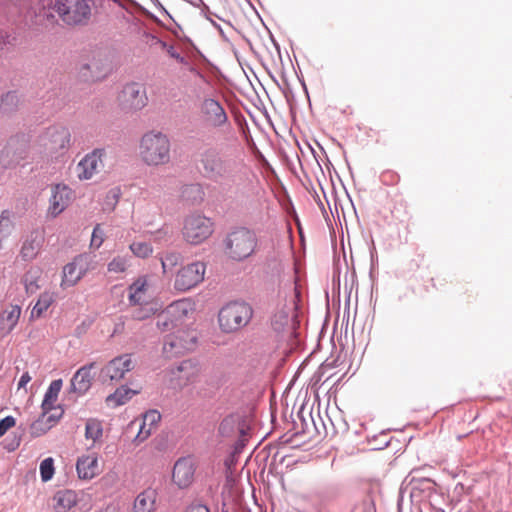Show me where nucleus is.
Listing matches in <instances>:
<instances>
[{
    "instance_id": "obj_11",
    "label": "nucleus",
    "mask_w": 512,
    "mask_h": 512,
    "mask_svg": "<svg viewBox=\"0 0 512 512\" xmlns=\"http://www.w3.org/2000/svg\"><path fill=\"white\" fill-rule=\"evenodd\" d=\"M206 273V264L201 261H195L181 267L175 276L174 288L177 291L186 292L204 280Z\"/></svg>"
},
{
    "instance_id": "obj_33",
    "label": "nucleus",
    "mask_w": 512,
    "mask_h": 512,
    "mask_svg": "<svg viewBox=\"0 0 512 512\" xmlns=\"http://www.w3.org/2000/svg\"><path fill=\"white\" fill-rule=\"evenodd\" d=\"M134 394H136V391L126 387H120L113 394L107 397V403L114 406L123 405Z\"/></svg>"
},
{
    "instance_id": "obj_28",
    "label": "nucleus",
    "mask_w": 512,
    "mask_h": 512,
    "mask_svg": "<svg viewBox=\"0 0 512 512\" xmlns=\"http://www.w3.org/2000/svg\"><path fill=\"white\" fill-rule=\"evenodd\" d=\"M62 388V380L57 379L50 383L42 401V411L50 412L55 409L58 395Z\"/></svg>"
},
{
    "instance_id": "obj_23",
    "label": "nucleus",
    "mask_w": 512,
    "mask_h": 512,
    "mask_svg": "<svg viewBox=\"0 0 512 512\" xmlns=\"http://www.w3.org/2000/svg\"><path fill=\"white\" fill-rule=\"evenodd\" d=\"M21 315V308L18 305H9L0 313V335H9L16 327Z\"/></svg>"
},
{
    "instance_id": "obj_47",
    "label": "nucleus",
    "mask_w": 512,
    "mask_h": 512,
    "mask_svg": "<svg viewBox=\"0 0 512 512\" xmlns=\"http://www.w3.org/2000/svg\"><path fill=\"white\" fill-rule=\"evenodd\" d=\"M168 54L176 59L177 61H179L180 63H184L185 62V58L183 56H181L178 52H176V50L174 49V47L170 46L167 50Z\"/></svg>"
},
{
    "instance_id": "obj_38",
    "label": "nucleus",
    "mask_w": 512,
    "mask_h": 512,
    "mask_svg": "<svg viewBox=\"0 0 512 512\" xmlns=\"http://www.w3.org/2000/svg\"><path fill=\"white\" fill-rule=\"evenodd\" d=\"M132 253L140 258H147L153 252L152 246L147 242H133L130 244Z\"/></svg>"
},
{
    "instance_id": "obj_44",
    "label": "nucleus",
    "mask_w": 512,
    "mask_h": 512,
    "mask_svg": "<svg viewBox=\"0 0 512 512\" xmlns=\"http://www.w3.org/2000/svg\"><path fill=\"white\" fill-rule=\"evenodd\" d=\"M14 425L15 419L12 416H7L0 420V437L3 436Z\"/></svg>"
},
{
    "instance_id": "obj_29",
    "label": "nucleus",
    "mask_w": 512,
    "mask_h": 512,
    "mask_svg": "<svg viewBox=\"0 0 512 512\" xmlns=\"http://www.w3.org/2000/svg\"><path fill=\"white\" fill-rule=\"evenodd\" d=\"M55 295L52 292L45 291L40 294L36 304L31 310V318H40L48 308L54 303Z\"/></svg>"
},
{
    "instance_id": "obj_4",
    "label": "nucleus",
    "mask_w": 512,
    "mask_h": 512,
    "mask_svg": "<svg viewBox=\"0 0 512 512\" xmlns=\"http://www.w3.org/2000/svg\"><path fill=\"white\" fill-rule=\"evenodd\" d=\"M148 289L146 277L138 278L128 288V300L131 305L136 306L133 317L137 320L147 319L160 309L159 304L152 300Z\"/></svg>"
},
{
    "instance_id": "obj_35",
    "label": "nucleus",
    "mask_w": 512,
    "mask_h": 512,
    "mask_svg": "<svg viewBox=\"0 0 512 512\" xmlns=\"http://www.w3.org/2000/svg\"><path fill=\"white\" fill-rule=\"evenodd\" d=\"M160 261L163 274H167L180 263L181 255L176 252H170L161 257Z\"/></svg>"
},
{
    "instance_id": "obj_6",
    "label": "nucleus",
    "mask_w": 512,
    "mask_h": 512,
    "mask_svg": "<svg viewBox=\"0 0 512 512\" xmlns=\"http://www.w3.org/2000/svg\"><path fill=\"white\" fill-rule=\"evenodd\" d=\"M197 112L199 120L206 128L220 130L230 126L224 106L214 97L202 98L197 105Z\"/></svg>"
},
{
    "instance_id": "obj_18",
    "label": "nucleus",
    "mask_w": 512,
    "mask_h": 512,
    "mask_svg": "<svg viewBox=\"0 0 512 512\" xmlns=\"http://www.w3.org/2000/svg\"><path fill=\"white\" fill-rule=\"evenodd\" d=\"M105 154L103 149H95L87 154L77 165L79 179L88 180L97 174L103 167L102 158Z\"/></svg>"
},
{
    "instance_id": "obj_32",
    "label": "nucleus",
    "mask_w": 512,
    "mask_h": 512,
    "mask_svg": "<svg viewBox=\"0 0 512 512\" xmlns=\"http://www.w3.org/2000/svg\"><path fill=\"white\" fill-rule=\"evenodd\" d=\"M103 427L101 421L90 418L86 421L85 425V438L91 440L92 443H96L102 438Z\"/></svg>"
},
{
    "instance_id": "obj_8",
    "label": "nucleus",
    "mask_w": 512,
    "mask_h": 512,
    "mask_svg": "<svg viewBox=\"0 0 512 512\" xmlns=\"http://www.w3.org/2000/svg\"><path fill=\"white\" fill-rule=\"evenodd\" d=\"M71 133L68 128L55 126L47 129L42 138L45 154L52 159L66 155L71 147Z\"/></svg>"
},
{
    "instance_id": "obj_42",
    "label": "nucleus",
    "mask_w": 512,
    "mask_h": 512,
    "mask_svg": "<svg viewBox=\"0 0 512 512\" xmlns=\"http://www.w3.org/2000/svg\"><path fill=\"white\" fill-rule=\"evenodd\" d=\"M18 140L12 139L8 142V144L4 147V149L0 153V161L5 164L9 165L11 162L6 161L5 157H8L11 152H15L17 150Z\"/></svg>"
},
{
    "instance_id": "obj_40",
    "label": "nucleus",
    "mask_w": 512,
    "mask_h": 512,
    "mask_svg": "<svg viewBox=\"0 0 512 512\" xmlns=\"http://www.w3.org/2000/svg\"><path fill=\"white\" fill-rule=\"evenodd\" d=\"M128 266L129 264L126 257L117 256L108 263V271L111 273H124Z\"/></svg>"
},
{
    "instance_id": "obj_13",
    "label": "nucleus",
    "mask_w": 512,
    "mask_h": 512,
    "mask_svg": "<svg viewBox=\"0 0 512 512\" xmlns=\"http://www.w3.org/2000/svg\"><path fill=\"white\" fill-rule=\"evenodd\" d=\"M196 343V332L190 329H182L167 336L163 351L167 356H175L193 350Z\"/></svg>"
},
{
    "instance_id": "obj_46",
    "label": "nucleus",
    "mask_w": 512,
    "mask_h": 512,
    "mask_svg": "<svg viewBox=\"0 0 512 512\" xmlns=\"http://www.w3.org/2000/svg\"><path fill=\"white\" fill-rule=\"evenodd\" d=\"M185 512H210L207 506L199 503L191 504Z\"/></svg>"
},
{
    "instance_id": "obj_43",
    "label": "nucleus",
    "mask_w": 512,
    "mask_h": 512,
    "mask_svg": "<svg viewBox=\"0 0 512 512\" xmlns=\"http://www.w3.org/2000/svg\"><path fill=\"white\" fill-rule=\"evenodd\" d=\"M104 242V231L100 225H97L92 233L91 246L99 248Z\"/></svg>"
},
{
    "instance_id": "obj_25",
    "label": "nucleus",
    "mask_w": 512,
    "mask_h": 512,
    "mask_svg": "<svg viewBox=\"0 0 512 512\" xmlns=\"http://www.w3.org/2000/svg\"><path fill=\"white\" fill-rule=\"evenodd\" d=\"M157 493L153 489H146L139 493L133 503L132 512H155Z\"/></svg>"
},
{
    "instance_id": "obj_14",
    "label": "nucleus",
    "mask_w": 512,
    "mask_h": 512,
    "mask_svg": "<svg viewBox=\"0 0 512 512\" xmlns=\"http://www.w3.org/2000/svg\"><path fill=\"white\" fill-rule=\"evenodd\" d=\"M92 259L87 254H81L74 258L63 268L61 287L66 289L76 285L81 278L90 270Z\"/></svg>"
},
{
    "instance_id": "obj_17",
    "label": "nucleus",
    "mask_w": 512,
    "mask_h": 512,
    "mask_svg": "<svg viewBox=\"0 0 512 512\" xmlns=\"http://www.w3.org/2000/svg\"><path fill=\"white\" fill-rule=\"evenodd\" d=\"M135 361L131 354H123L109 361L101 370L103 377L111 381L123 379L126 373L133 370Z\"/></svg>"
},
{
    "instance_id": "obj_49",
    "label": "nucleus",
    "mask_w": 512,
    "mask_h": 512,
    "mask_svg": "<svg viewBox=\"0 0 512 512\" xmlns=\"http://www.w3.org/2000/svg\"><path fill=\"white\" fill-rule=\"evenodd\" d=\"M197 75H198L201 79L205 80L204 76H203L201 73L197 72Z\"/></svg>"
},
{
    "instance_id": "obj_10",
    "label": "nucleus",
    "mask_w": 512,
    "mask_h": 512,
    "mask_svg": "<svg viewBox=\"0 0 512 512\" xmlns=\"http://www.w3.org/2000/svg\"><path fill=\"white\" fill-rule=\"evenodd\" d=\"M148 103L146 88L137 82L127 83L117 96L118 107L125 113H134Z\"/></svg>"
},
{
    "instance_id": "obj_9",
    "label": "nucleus",
    "mask_w": 512,
    "mask_h": 512,
    "mask_svg": "<svg viewBox=\"0 0 512 512\" xmlns=\"http://www.w3.org/2000/svg\"><path fill=\"white\" fill-rule=\"evenodd\" d=\"M54 8L60 18L69 25L82 24L91 15L88 0H56Z\"/></svg>"
},
{
    "instance_id": "obj_41",
    "label": "nucleus",
    "mask_w": 512,
    "mask_h": 512,
    "mask_svg": "<svg viewBox=\"0 0 512 512\" xmlns=\"http://www.w3.org/2000/svg\"><path fill=\"white\" fill-rule=\"evenodd\" d=\"M381 182L387 186H395L400 182V175L392 170H386L381 174Z\"/></svg>"
},
{
    "instance_id": "obj_27",
    "label": "nucleus",
    "mask_w": 512,
    "mask_h": 512,
    "mask_svg": "<svg viewBox=\"0 0 512 512\" xmlns=\"http://www.w3.org/2000/svg\"><path fill=\"white\" fill-rule=\"evenodd\" d=\"M52 501L55 512H68L77 504V495L72 490H61L53 496Z\"/></svg>"
},
{
    "instance_id": "obj_31",
    "label": "nucleus",
    "mask_w": 512,
    "mask_h": 512,
    "mask_svg": "<svg viewBox=\"0 0 512 512\" xmlns=\"http://www.w3.org/2000/svg\"><path fill=\"white\" fill-rule=\"evenodd\" d=\"M13 213L4 210L0 214V250L2 249V240L7 239L14 230Z\"/></svg>"
},
{
    "instance_id": "obj_16",
    "label": "nucleus",
    "mask_w": 512,
    "mask_h": 512,
    "mask_svg": "<svg viewBox=\"0 0 512 512\" xmlns=\"http://www.w3.org/2000/svg\"><path fill=\"white\" fill-rule=\"evenodd\" d=\"M197 464L192 457H183L173 467L172 480L179 488H188L195 478Z\"/></svg>"
},
{
    "instance_id": "obj_2",
    "label": "nucleus",
    "mask_w": 512,
    "mask_h": 512,
    "mask_svg": "<svg viewBox=\"0 0 512 512\" xmlns=\"http://www.w3.org/2000/svg\"><path fill=\"white\" fill-rule=\"evenodd\" d=\"M253 317V308L243 301H233L224 305L218 313V322L225 333L239 331L247 326Z\"/></svg>"
},
{
    "instance_id": "obj_30",
    "label": "nucleus",
    "mask_w": 512,
    "mask_h": 512,
    "mask_svg": "<svg viewBox=\"0 0 512 512\" xmlns=\"http://www.w3.org/2000/svg\"><path fill=\"white\" fill-rule=\"evenodd\" d=\"M289 307L284 304L271 317V326L276 332H281L289 323Z\"/></svg>"
},
{
    "instance_id": "obj_12",
    "label": "nucleus",
    "mask_w": 512,
    "mask_h": 512,
    "mask_svg": "<svg viewBox=\"0 0 512 512\" xmlns=\"http://www.w3.org/2000/svg\"><path fill=\"white\" fill-rule=\"evenodd\" d=\"M201 367L198 362L187 359L183 360L168 372L169 382L174 388L182 389L198 381Z\"/></svg>"
},
{
    "instance_id": "obj_37",
    "label": "nucleus",
    "mask_w": 512,
    "mask_h": 512,
    "mask_svg": "<svg viewBox=\"0 0 512 512\" xmlns=\"http://www.w3.org/2000/svg\"><path fill=\"white\" fill-rule=\"evenodd\" d=\"M176 323L175 319L168 314L166 309L157 317V327L162 332L169 331L176 325Z\"/></svg>"
},
{
    "instance_id": "obj_21",
    "label": "nucleus",
    "mask_w": 512,
    "mask_h": 512,
    "mask_svg": "<svg viewBox=\"0 0 512 512\" xmlns=\"http://www.w3.org/2000/svg\"><path fill=\"white\" fill-rule=\"evenodd\" d=\"M161 420V414L156 410H150L143 415L142 421L139 424V430L134 438L135 444L144 442L156 430L158 423Z\"/></svg>"
},
{
    "instance_id": "obj_3",
    "label": "nucleus",
    "mask_w": 512,
    "mask_h": 512,
    "mask_svg": "<svg viewBox=\"0 0 512 512\" xmlns=\"http://www.w3.org/2000/svg\"><path fill=\"white\" fill-rule=\"evenodd\" d=\"M256 234L247 228H238L230 232L224 240L225 254L235 261L250 257L256 250Z\"/></svg>"
},
{
    "instance_id": "obj_1",
    "label": "nucleus",
    "mask_w": 512,
    "mask_h": 512,
    "mask_svg": "<svg viewBox=\"0 0 512 512\" xmlns=\"http://www.w3.org/2000/svg\"><path fill=\"white\" fill-rule=\"evenodd\" d=\"M140 159L147 166L159 167L171 161V143L167 135L161 132L144 134L139 144Z\"/></svg>"
},
{
    "instance_id": "obj_22",
    "label": "nucleus",
    "mask_w": 512,
    "mask_h": 512,
    "mask_svg": "<svg viewBox=\"0 0 512 512\" xmlns=\"http://www.w3.org/2000/svg\"><path fill=\"white\" fill-rule=\"evenodd\" d=\"M78 477L83 480H91L99 474V464L96 454L83 455L76 463Z\"/></svg>"
},
{
    "instance_id": "obj_15",
    "label": "nucleus",
    "mask_w": 512,
    "mask_h": 512,
    "mask_svg": "<svg viewBox=\"0 0 512 512\" xmlns=\"http://www.w3.org/2000/svg\"><path fill=\"white\" fill-rule=\"evenodd\" d=\"M110 71V65L106 55L100 51L93 52L80 67V76L85 81H97L104 78Z\"/></svg>"
},
{
    "instance_id": "obj_39",
    "label": "nucleus",
    "mask_w": 512,
    "mask_h": 512,
    "mask_svg": "<svg viewBox=\"0 0 512 512\" xmlns=\"http://www.w3.org/2000/svg\"><path fill=\"white\" fill-rule=\"evenodd\" d=\"M54 460L51 457L44 459L40 464V475L43 482H47L52 479L54 475Z\"/></svg>"
},
{
    "instance_id": "obj_26",
    "label": "nucleus",
    "mask_w": 512,
    "mask_h": 512,
    "mask_svg": "<svg viewBox=\"0 0 512 512\" xmlns=\"http://www.w3.org/2000/svg\"><path fill=\"white\" fill-rule=\"evenodd\" d=\"M166 310L176 322H181L183 319L193 314L195 311V304L191 299L185 298L170 304Z\"/></svg>"
},
{
    "instance_id": "obj_45",
    "label": "nucleus",
    "mask_w": 512,
    "mask_h": 512,
    "mask_svg": "<svg viewBox=\"0 0 512 512\" xmlns=\"http://www.w3.org/2000/svg\"><path fill=\"white\" fill-rule=\"evenodd\" d=\"M31 379H32V377L30 376L29 372L23 373L18 381V385H17L18 390H20V389L26 390V386L31 381Z\"/></svg>"
},
{
    "instance_id": "obj_36",
    "label": "nucleus",
    "mask_w": 512,
    "mask_h": 512,
    "mask_svg": "<svg viewBox=\"0 0 512 512\" xmlns=\"http://www.w3.org/2000/svg\"><path fill=\"white\" fill-rule=\"evenodd\" d=\"M46 414H49V412H42V415L31 424L30 426V433L33 437H39L43 434H45L50 428L48 423H46Z\"/></svg>"
},
{
    "instance_id": "obj_19",
    "label": "nucleus",
    "mask_w": 512,
    "mask_h": 512,
    "mask_svg": "<svg viewBox=\"0 0 512 512\" xmlns=\"http://www.w3.org/2000/svg\"><path fill=\"white\" fill-rule=\"evenodd\" d=\"M73 198V191L64 184H56L52 188L49 213L56 217L62 213L70 204Z\"/></svg>"
},
{
    "instance_id": "obj_48",
    "label": "nucleus",
    "mask_w": 512,
    "mask_h": 512,
    "mask_svg": "<svg viewBox=\"0 0 512 512\" xmlns=\"http://www.w3.org/2000/svg\"><path fill=\"white\" fill-rule=\"evenodd\" d=\"M60 417H61V414H59L58 416L46 414L45 422L48 423L49 428L51 429L57 423V421L59 420Z\"/></svg>"
},
{
    "instance_id": "obj_5",
    "label": "nucleus",
    "mask_w": 512,
    "mask_h": 512,
    "mask_svg": "<svg viewBox=\"0 0 512 512\" xmlns=\"http://www.w3.org/2000/svg\"><path fill=\"white\" fill-rule=\"evenodd\" d=\"M204 175L215 182L231 179L237 169V163L223 158L215 150H206L201 156Z\"/></svg>"
},
{
    "instance_id": "obj_7",
    "label": "nucleus",
    "mask_w": 512,
    "mask_h": 512,
    "mask_svg": "<svg viewBox=\"0 0 512 512\" xmlns=\"http://www.w3.org/2000/svg\"><path fill=\"white\" fill-rule=\"evenodd\" d=\"M214 231L212 220L201 214H192L185 218L182 235L186 242L198 245L207 240Z\"/></svg>"
},
{
    "instance_id": "obj_24",
    "label": "nucleus",
    "mask_w": 512,
    "mask_h": 512,
    "mask_svg": "<svg viewBox=\"0 0 512 512\" xmlns=\"http://www.w3.org/2000/svg\"><path fill=\"white\" fill-rule=\"evenodd\" d=\"M95 363H90L81 367L71 379V388L74 392L83 394L90 388L93 380L92 370Z\"/></svg>"
},
{
    "instance_id": "obj_20",
    "label": "nucleus",
    "mask_w": 512,
    "mask_h": 512,
    "mask_svg": "<svg viewBox=\"0 0 512 512\" xmlns=\"http://www.w3.org/2000/svg\"><path fill=\"white\" fill-rule=\"evenodd\" d=\"M44 243V234L42 231L33 230L28 234L22 243L19 256L25 262L34 260Z\"/></svg>"
},
{
    "instance_id": "obj_34",
    "label": "nucleus",
    "mask_w": 512,
    "mask_h": 512,
    "mask_svg": "<svg viewBox=\"0 0 512 512\" xmlns=\"http://www.w3.org/2000/svg\"><path fill=\"white\" fill-rule=\"evenodd\" d=\"M39 269L30 268L24 275L23 282L27 293H34L38 290Z\"/></svg>"
}]
</instances>
